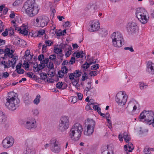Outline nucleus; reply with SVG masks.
Instances as JSON below:
<instances>
[{"label": "nucleus", "instance_id": "09e8293b", "mask_svg": "<svg viewBox=\"0 0 154 154\" xmlns=\"http://www.w3.org/2000/svg\"><path fill=\"white\" fill-rule=\"evenodd\" d=\"M84 56V55L81 54V53H80V52H79L77 53L75 55V57L77 58L79 57L82 58Z\"/></svg>", "mask_w": 154, "mask_h": 154}, {"label": "nucleus", "instance_id": "5fc2aeb1", "mask_svg": "<svg viewBox=\"0 0 154 154\" xmlns=\"http://www.w3.org/2000/svg\"><path fill=\"white\" fill-rule=\"evenodd\" d=\"M63 84L62 82H59L56 85V87L57 88L60 89L62 86Z\"/></svg>", "mask_w": 154, "mask_h": 154}, {"label": "nucleus", "instance_id": "052dcab7", "mask_svg": "<svg viewBox=\"0 0 154 154\" xmlns=\"http://www.w3.org/2000/svg\"><path fill=\"white\" fill-rule=\"evenodd\" d=\"M75 59L74 57H72L71 58V59L69 62V63L71 64H72L75 63Z\"/></svg>", "mask_w": 154, "mask_h": 154}, {"label": "nucleus", "instance_id": "8fccbe9b", "mask_svg": "<svg viewBox=\"0 0 154 154\" xmlns=\"http://www.w3.org/2000/svg\"><path fill=\"white\" fill-rule=\"evenodd\" d=\"M144 152L145 154H150V149L149 148H145L144 149Z\"/></svg>", "mask_w": 154, "mask_h": 154}, {"label": "nucleus", "instance_id": "473e14b6", "mask_svg": "<svg viewBox=\"0 0 154 154\" xmlns=\"http://www.w3.org/2000/svg\"><path fill=\"white\" fill-rule=\"evenodd\" d=\"M147 85L143 82H140V87L141 89H143L146 88Z\"/></svg>", "mask_w": 154, "mask_h": 154}, {"label": "nucleus", "instance_id": "9b49d317", "mask_svg": "<svg viewBox=\"0 0 154 154\" xmlns=\"http://www.w3.org/2000/svg\"><path fill=\"white\" fill-rule=\"evenodd\" d=\"M35 21L38 27H43L47 25L49 21V19L47 17L41 16L37 18Z\"/></svg>", "mask_w": 154, "mask_h": 154}, {"label": "nucleus", "instance_id": "bb28decb", "mask_svg": "<svg viewBox=\"0 0 154 154\" xmlns=\"http://www.w3.org/2000/svg\"><path fill=\"white\" fill-rule=\"evenodd\" d=\"M40 98L41 96L39 94H38L33 101L34 103L36 105L38 104L40 101Z\"/></svg>", "mask_w": 154, "mask_h": 154}, {"label": "nucleus", "instance_id": "de8ad7c7", "mask_svg": "<svg viewBox=\"0 0 154 154\" xmlns=\"http://www.w3.org/2000/svg\"><path fill=\"white\" fill-rule=\"evenodd\" d=\"M88 79V76L87 74L85 72H84L82 75V80L83 81H84L85 79Z\"/></svg>", "mask_w": 154, "mask_h": 154}, {"label": "nucleus", "instance_id": "f704fd0d", "mask_svg": "<svg viewBox=\"0 0 154 154\" xmlns=\"http://www.w3.org/2000/svg\"><path fill=\"white\" fill-rule=\"evenodd\" d=\"M45 30L44 29H41L39 30L38 32L37 36H38L40 37L43 34L45 33Z\"/></svg>", "mask_w": 154, "mask_h": 154}, {"label": "nucleus", "instance_id": "37998d69", "mask_svg": "<svg viewBox=\"0 0 154 154\" xmlns=\"http://www.w3.org/2000/svg\"><path fill=\"white\" fill-rule=\"evenodd\" d=\"M49 58L51 60L55 61L56 58V56L55 54H52L49 56Z\"/></svg>", "mask_w": 154, "mask_h": 154}, {"label": "nucleus", "instance_id": "0eeeda50", "mask_svg": "<svg viewBox=\"0 0 154 154\" xmlns=\"http://www.w3.org/2000/svg\"><path fill=\"white\" fill-rule=\"evenodd\" d=\"M122 94L118 93L116 95V101L119 105H123L126 103L128 98V96L125 94L124 91H121Z\"/></svg>", "mask_w": 154, "mask_h": 154}, {"label": "nucleus", "instance_id": "e433bc0d", "mask_svg": "<svg viewBox=\"0 0 154 154\" xmlns=\"http://www.w3.org/2000/svg\"><path fill=\"white\" fill-rule=\"evenodd\" d=\"M20 30L18 31H20V32L22 34H24L25 35H27L28 34V31L26 29H24L22 30H21L20 28Z\"/></svg>", "mask_w": 154, "mask_h": 154}, {"label": "nucleus", "instance_id": "e2e57ef3", "mask_svg": "<svg viewBox=\"0 0 154 154\" xmlns=\"http://www.w3.org/2000/svg\"><path fill=\"white\" fill-rule=\"evenodd\" d=\"M13 57L12 60L11 61V63L16 64L17 58V57L16 56H14V57Z\"/></svg>", "mask_w": 154, "mask_h": 154}, {"label": "nucleus", "instance_id": "c9c22d12", "mask_svg": "<svg viewBox=\"0 0 154 154\" xmlns=\"http://www.w3.org/2000/svg\"><path fill=\"white\" fill-rule=\"evenodd\" d=\"M40 76L41 79L44 80H45L47 77V74L45 73H42L40 74Z\"/></svg>", "mask_w": 154, "mask_h": 154}, {"label": "nucleus", "instance_id": "c03bdc74", "mask_svg": "<svg viewBox=\"0 0 154 154\" xmlns=\"http://www.w3.org/2000/svg\"><path fill=\"white\" fill-rule=\"evenodd\" d=\"M60 71L63 72L64 74H66L68 72V69L66 66H64L62 68V70Z\"/></svg>", "mask_w": 154, "mask_h": 154}, {"label": "nucleus", "instance_id": "79ce46f5", "mask_svg": "<svg viewBox=\"0 0 154 154\" xmlns=\"http://www.w3.org/2000/svg\"><path fill=\"white\" fill-rule=\"evenodd\" d=\"M45 45L48 46H49L53 44V42H52L50 40H47L45 41Z\"/></svg>", "mask_w": 154, "mask_h": 154}, {"label": "nucleus", "instance_id": "4d7b16f0", "mask_svg": "<svg viewBox=\"0 0 154 154\" xmlns=\"http://www.w3.org/2000/svg\"><path fill=\"white\" fill-rule=\"evenodd\" d=\"M69 78L71 81L75 78V75L74 73L70 74L69 76Z\"/></svg>", "mask_w": 154, "mask_h": 154}, {"label": "nucleus", "instance_id": "6e6552de", "mask_svg": "<svg viewBox=\"0 0 154 154\" xmlns=\"http://www.w3.org/2000/svg\"><path fill=\"white\" fill-rule=\"evenodd\" d=\"M34 142L32 139H27L26 141L25 145L27 146L25 150L23 152L24 154H35V151L32 146H30Z\"/></svg>", "mask_w": 154, "mask_h": 154}, {"label": "nucleus", "instance_id": "a18cd8bd", "mask_svg": "<svg viewBox=\"0 0 154 154\" xmlns=\"http://www.w3.org/2000/svg\"><path fill=\"white\" fill-rule=\"evenodd\" d=\"M99 65L98 64H95L91 67V69L92 70H96L99 68Z\"/></svg>", "mask_w": 154, "mask_h": 154}, {"label": "nucleus", "instance_id": "ea45409f", "mask_svg": "<svg viewBox=\"0 0 154 154\" xmlns=\"http://www.w3.org/2000/svg\"><path fill=\"white\" fill-rule=\"evenodd\" d=\"M14 29H15V28H14H14L10 27L9 29V35L10 36H12L14 34Z\"/></svg>", "mask_w": 154, "mask_h": 154}, {"label": "nucleus", "instance_id": "c756f323", "mask_svg": "<svg viewBox=\"0 0 154 154\" xmlns=\"http://www.w3.org/2000/svg\"><path fill=\"white\" fill-rule=\"evenodd\" d=\"M77 78H75L74 79L71 80L72 84L74 86L77 87L79 86V85H78V82L77 81Z\"/></svg>", "mask_w": 154, "mask_h": 154}, {"label": "nucleus", "instance_id": "b1692460", "mask_svg": "<svg viewBox=\"0 0 154 154\" xmlns=\"http://www.w3.org/2000/svg\"><path fill=\"white\" fill-rule=\"evenodd\" d=\"M6 120V116L5 113L0 110V123L5 122Z\"/></svg>", "mask_w": 154, "mask_h": 154}, {"label": "nucleus", "instance_id": "a19ab883", "mask_svg": "<svg viewBox=\"0 0 154 154\" xmlns=\"http://www.w3.org/2000/svg\"><path fill=\"white\" fill-rule=\"evenodd\" d=\"M32 114L34 116H37L39 113L38 110L36 109H33L32 110Z\"/></svg>", "mask_w": 154, "mask_h": 154}, {"label": "nucleus", "instance_id": "f8f14e48", "mask_svg": "<svg viewBox=\"0 0 154 154\" xmlns=\"http://www.w3.org/2000/svg\"><path fill=\"white\" fill-rule=\"evenodd\" d=\"M127 30L130 34L135 33L138 30V27L136 23L134 22L129 23L127 25Z\"/></svg>", "mask_w": 154, "mask_h": 154}, {"label": "nucleus", "instance_id": "bf43d9fd", "mask_svg": "<svg viewBox=\"0 0 154 154\" xmlns=\"http://www.w3.org/2000/svg\"><path fill=\"white\" fill-rule=\"evenodd\" d=\"M93 108L95 109V110H97V111L99 112L100 111V108H99L98 106L97 105H94L93 106Z\"/></svg>", "mask_w": 154, "mask_h": 154}, {"label": "nucleus", "instance_id": "1a4fd4ad", "mask_svg": "<svg viewBox=\"0 0 154 154\" xmlns=\"http://www.w3.org/2000/svg\"><path fill=\"white\" fill-rule=\"evenodd\" d=\"M51 150L55 153H58L60 151L61 148L59 144V142L55 138H53L50 141Z\"/></svg>", "mask_w": 154, "mask_h": 154}, {"label": "nucleus", "instance_id": "680f3d73", "mask_svg": "<svg viewBox=\"0 0 154 154\" xmlns=\"http://www.w3.org/2000/svg\"><path fill=\"white\" fill-rule=\"evenodd\" d=\"M77 99L76 97H72L71 102L74 103L77 101Z\"/></svg>", "mask_w": 154, "mask_h": 154}, {"label": "nucleus", "instance_id": "338daca9", "mask_svg": "<svg viewBox=\"0 0 154 154\" xmlns=\"http://www.w3.org/2000/svg\"><path fill=\"white\" fill-rule=\"evenodd\" d=\"M54 65L53 63L51 62H50L49 64L48 65V67L50 69H52L54 68Z\"/></svg>", "mask_w": 154, "mask_h": 154}, {"label": "nucleus", "instance_id": "aec40b11", "mask_svg": "<svg viewBox=\"0 0 154 154\" xmlns=\"http://www.w3.org/2000/svg\"><path fill=\"white\" fill-rule=\"evenodd\" d=\"M94 128L89 126H85L84 134L87 136H90L93 133Z\"/></svg>", "mask_w": 154, "mask_h": 154}, {"label": "nucleus", "instance_id": "ddd939ff", "mask_svg": "<svg viewBox=\"0 0 154 154\" xmlns=\"http://www.w3.org/2000/svg\"><path fill=\"white\" fill-rule=\"evenodd\" d=\"M36 121L34 119L32 118L27 120L25 125V127L28 129L35 128L36 127Z\"/></svg>", "mask_w": 154, "mask_h": 154}, {"label": "nucleus", "instance_id": "a211bd4d", "mask_svg": "<svg viewBox=\"0 0 154 154\" xmlns=\"http://www.w3.org/2000/svg\"><path fill=\"white\" fill-rule=\"evenodd\" d=\"M97 9V5L92 3H90L87 5L85 8V11H90L92 13H94Z\"/></svg>", "mask_w": 154, "mask_h": 154}, {"label": "nucleus", "instance_id": "603ef678", "mask_svg": "<svg viewBox=\"0 0 154 154\" xmlns=\"http://www.w3.org/2000/svg\"><path fill=\"white\" fill-rule=\"evenodd\" d=\"M47 46H47L45 44L44 45H43L42 48V53L46 52Z\"/></svg>", "mask_w": 154, "mask_h": 154}, {"label": "nucleus", "instance_id": "4c0bfd02", "mask_svg": "<svg viewBox=\"0 0 154 154\" xmlns=\"http://www.w3.org/2000/svg\"><path fill=\"white\" fill-rule=\"evenodd\" d=\"M11 23H13V26L14 27L15 30L19 31L20 30V29L17 27V26L16 25L15 21L14 20H13L11 21Z\"/></svg>", "mask_w": 154, "mask_h": 154}, {"label": "nucleus", "instance_id": "4468645a", "mask_svg": "<svg viewBox=\"0 0 154 154\" xmlns=\"http://www.w3.org/2000/svg\"><path fill=\"white\" fill-rule=\"evenodd\" d=\"M100 27V24L98 21L92 22L89 26L88 30L91 32H95L99 29Z\"/></svg>", "mask_w": 154, "mask_h": 154}, {"label": "nucleus", "instance_id": "6e6d98bb", "mask_svg": "<svg viewBox=\"0 0 154 154\" xmlns=\"http://www.w3.org/2000/svg\"><path fill=\"white\" fill-rule=\"evenodd\" d=\"M8 34V30L7 29H5V31L2 33V35L5 37L7 36Z\"/></svg>", "mask_w": 154, "mask_h": 154}, {"label": "nucleus", "instance_id": "864d4df0", "mask_svg": "<svg viewBox=\"0 0 154 154\" xmlns=\"http://www.w3.org/2000/svg\"><path fill=\"white\" fill-rule=\"evenodd\" d=\"M11 63V61L9 60L7 62H6L7 65H5L4 66L5 68H8L10 67V63Z\"/></svg>", "mask_w": 154, "mask_h": 154}, {"label": "nucleus", "instance_id": "7ed1b4c3", "mask_svg": "<svg viewBox=\"0 0 154 154\" xmlns=\"http://www.w3.org/2000/svg\"><path fill=\"white\" fill-rule=\"evenodd\" d=\"M83 128L82 125L76 123L72 127L69 131V136L73 140L75 141L78 140L80 138Z\"/></svg>", "mask_w": 154, "mask_h": 154}, {"label": "nucleus", "instance_id": "7c9ffc66", "mask_svg": "<svg viewBox=\"0 0 154 154\" xmlns=\"http://www.w3.org/2000/svg\"><path fill=\"white\" fill-rule=\"evenodd\" d=\"M92 64V63L89 62V63H88L87 62H86L82 66V68H83L84 69H87L89 67L90 65H91Z\"/></svg>", "mask_w": 154, "mask_h": 154}, {"label": "nucleus", "instance_id": "6ab92c4d", "mask_svg": "<svg viewBox=\"0 0 154 154\" xmlns=\"http://www.w3.org/2000/svg\"><path fill=\"white\" fill-rule=\"evenodd\" d=\"M146 70L151 74H154V63L151 62H148L147 64Z\"/></svg>", "mask_w": 154, "mask_h": 154}, {"label": "nucleus", "instance_id": "2eb2a0df", "mask_svg": "<svg viewBox=\"0 0 154 154\" xmlns=\"http://www.w3.org/2000/svg\"><path fill=\"white\" fill-rule=\"evenodd\" d=\"M102 154H114L113 148L109 145L101 148Z\"/></svg>", "mask_w": 154, "mask_h": 154}, {"label": "nucleus", "instance_id": "774afa93", "mask_svg": "<svg viewBox=\"0 0 154 154\" xmlns=\"http://www.w3.org/2000/svg\"><path fill=\"white\" fill-rule=\"evenodd\" d=\"M24 71L23 69H20L17 71V72L18 74H23L24 72Z\"/></svg>", "mask_w": 154, "mask_h": 154}, {"label": "nucleus", "instance_id": "f257e3e1", "mask_svg": "<svg viewBox=\"0 0 154 154\" xmlns=\"http://www.w3.org/2000/svg\"><path fill=\"white\" fill-rule=\"evenodd\" d=\"M22 10L25 11L29 17H33L39 11L37 5L34 0H28L25 2Z\"/></svg>", "mask_w": 154, "mask_h": 154}, {"label": "nucleus", "instance_id": "412c9836", "mask_svg": "<svg viewBox=\"0 0 154 154\" xmlns=\"http://www.w3.org/2000/svg\"><path fill=\"white\" fill-rule=\"evenodd\" d=\"M96 122L93 119L88 118L85 122V125L95 128Z\"/></svg>", "mask_w": 154, "mask_h": 154}, {"label": "nucleus", "instance_id": "69168bd1", "mask_svg": "<svg viewBox=\"0 0 154 154\" xmlns=\"http://www.w3.org/2000/svg\"><path fill=\"white\" fill-rule=\"evenodd\" d=\"M124 49L125 50H128L131 52H133L134 51V50L133 49L132 47H126L124 48Z\"/></svg>", "mask_w": 154, "mask_h": 154}, {"label": "nucleus", "instance_id": "f03ea898", "mask_svg": "<svg viewBox=\"0 0 154 154\" xmlns=\"http://www.w3.org/2000/svg\"><path fill=\"white\" fill-rule=\"evenodd\" d=\"M5 106L9 110L13 111L15 110L18 106L20 100L16 98L14 93H8V96L6 99Z\"/></svg>", "mask_w": 154, "mask_h": 154}, {"label": "nucleus", "instance_id": "5701e85b", "mask_svg": "<svg viewBox=\"0 0 154 154\" xmlns=\"http://www.w3.org/2000/svg\"><path fill=\"white\" fill-rule=\"evenodd\" d=\"M54 52L57 54H60V55H59L57 57L59 59H60L61 61L63 60L62 57L63 55L62 54V49L61 48H55L54 49Z\"/></svg>", "mask_w": 154, "mask_h": 154}, {"label": "nucleus", "instance_id": "13d9d810", "mask_svg": "<svg viewBox=\"0 0 154 154\" xmlns=\"http://www.w3.org/2000/svg\"><path fill=\"white\" fill-rule=\"evenodd\" d=\"M77 95L78 97L79 100H82L83 98V95L82 94L80 93H77Z\"/></svg>", "mask_w": 154, "mask_h": 154}, {"label": "nucleus", "instance_id": "0e129e2a", "mask_svg": "<svg viewBox=\"0 0 154 154\" xmlns=\"http://www.w3.org/2000/svg\"><path fill=\"white\" fill-rule=\"evenodd\" d=\"M44 58V56L43 54H40L38 56V60L40 61H41Z\"/></svg>", "mask_w": 154, "mask_h": 154}, {"label": "nucleus", "instance_id": "3c124183", "mask_svg": "<svg viewBox=\"0 0 154 154\" xmlns=\"http://www.w3.org/2000/svg\"><path fill=\"white\" fill-rule=\"evenodd\" d=\"M64 73L63 72L61 71H59L58 72V75H59L60 78H62L64 75Z\"/></svg>", "mask_w": 154, "mask_h": 154}, {"label": "nucleus", "instance_id": "9d476101", "mask_svg": "<svg viewBox=\"0 0 154 154\" xmlns=\"http://www.w3.org/2000/svg\"><path fill=\"white\" fill-rule=\"evenodd\" d=\"M14 142V137L11 136H8L2 140V146L4 148H9L13 146Z\"/></svg>", "mask_w": 154, "mask_h": 154}, {"label": "nucleus", "instance_id": "393cba45", "mask_svg": "<svg viewBox=\"0 0 154 154\" xmlns=\"http://www.w3.org/2000/svg\"><path fill=\"white\" fill-rule=\"evenodd\" d=\"M105 117L106 118L107 121L108 123L109 124L108 125V127L109 128H112V124L111 121L110 120V116L109 113H106L105 115Z\"/></svg>", "mask_w": 154, "mask_h": 154}, {"label": "nucleus", "instance_id": "4be33fe9", "mask_svg": "<svg viewBox=\"0 0 154 154\" xmlns=\"http://www.w3.org/2000/svg\"><path fill=\"white\" fill-rule=\"evenodd\" d=\"M113 45L114 46L117 47H121L124 44V39H122L116 41L112 42Z\"/></svg>", "mask_w": 154, "mask_h": 154}, {"label": "nucleus", "instance_id": "39448f33", "mask_svg": "<svg viewBox=\"0 0 154 154\" xmlns=\"http://www.w3.org/2000/svg\"><path fill=\"white\" fill-rule=\"evenodd\" d=\"M135 14L138 19L142 23H146L148 20L147 18L148 13L143 8H138L137 9Z\"/></svg>", "mask_w": 154, "mask_h": 154}, {"label": "nucleus", "instance_id": "49530a36", "mask_svg": "<svg viewBox=\"0 0 154 154\" xmlns=\"http://www.w3.org/2000/svg\"><path fill=\"white\" fill-rule=\"evenodd\" d=\"M9 76V73L7 72H5L2 73V77L6 78Z\"/></svg>", "mask_w": 154, "mask_h": 154}, {"label": "nucleus", "instance_id": "c85d7f7f", "mask_svg": "<svg viewBox=\"0 0 154 154\" xmlns=\"http://www.w3.org/2000/svg\"><path fill=\"white\" fill-rule=\"evenodd\" d=\"M45 65L44 64H39V65L38 64V68L36 69V71L38 72L40 70L43 69L45 67Z\"/></svg>", "mask_w": 154, "mask_h": 154}, {"label": "nucleus", "instance_id": "20e7f679", "mask_svg": "<svg viewBox=\"0 0 154 154\" xmlns=\"http://www.w3.org/2000/svg\"><path fill=\"white\" fill-rule=\"evenodd\" d=\"M140 121H143L150 125L152 124L154 127V113L150 111H143L140 114L139 117Z\"/></svg>", "mask_w": 154, "mask_h": 154}, {"label": "nucleus", "instance_id": "58836bf2", "mask_svg": "<svg viewBox=\"0 0 154 154\" xmlns=\"http://www.w3.org/2000/svg\"><path fill=\"white\" fill-rule=\"evenodd\" d=\"M92 80L91 79H89V80H88V82L87 83V85L86 86V87H87L88 88L92 89L93 88L91 87V83L92 82Z\"/></svg>", "mask_w": 154, "mask_h": 154}, {"label": "nucleus", "instance_id": "423d86ee", "mask_svg": "<svg viewBox=\"0 0 154 154\" xmlns=\"http://www.w3.org/2000/svg\"><path fill=\"white\" fill-rule=\"evenodd\" d=\"M69 118L67 116H62L59 121L58 130L60 132L65 131L69 128Z\"/></svg>", "mask_w": 154, "mask_h": 154}, {"label": "nucleus", "instance_id": "cd10ccee", "mask_svg": "<svg viewBox=\"0 0 154 154\" xmlns=\"http://www.w3.org/2000/svg\"><path fill=\"white\" fill-rule=\"evenodd\" d=\"M82 72L80 71L79 70H76L74 73L75 75V78H78V80H79V77L82 74Z\"/></svg>", "mask_w": 154, "mask_h": 154}, {"label": "nucleus", "instance_id": "dca6fc26", "mask_svg": "<svg viewBox=\"0 0 154 154\" xmlns=\"http://www.w3.org/2000/svg\"><path fill=\"white\" fill-rule=\"evenodd\" d=\"M119 140L122 142L123 140V138L124 140L127 143L129 142L131 140V138L130 136L127 132H124L123 134V136L122 134H119L118 136Z\"/></svg>", "mask_w": 154, "mask_h": 154}, {"label": "nucleus", "instance_id": "72a5a7b5", "mask_svg": "<svg viewBox=\"0 0 154 154\" xmlns=\"http://www.w3.org/2000/svg\"><path fill=\"white\" fill-rule=\"evenodd\" d=\"M10 51V50L9 48H6L5 50V53L7 52V54L8 55V56L9 57H11V56L12 55Z\"/></svg>", "mask_w": 154, "mask_h": 154}, {"label": "nucleus", "instance_id": "a878e982", "mask_svg": "<svg viewBox=\"0 0 154 154\" xmlns=\"http://www.w3.org/2000/svg\"><path fill=\"white\" fill-rule=\"evenodd\" d=\"M124 150L125 151H128L129 152H131L134 149V147L131 146H127V145L124 146Z\"/></svg>", "mask_w": 154, "mask_h": 154}, {"label": "nucleus", "instance_id": "2f4dec72", "mask_svg": "<svg viewBox=\"0 0 154 154\" xmlns=\"http://www.w3.org/2000/svg\"><path fill=\"white\" fill-rule=\"evenodd\" d=\"M23 2V0H16L13 3V5L14 6L19 5L21 4Z\"/></svg>", "mask_w": 154, "mask_h": 154}, {"label": "nucleus", "instance_id": "f3484780", "mask_svg": "<svg viewBox=\"0 0 154 154\" xmlns=\"http://www.w3.org/2000/svg\"><path fill=\"white\" fill-rule=\"evenodd\" d=\"M111 37L112 40V42L116 41L123 38L122 34L118 32H114L111 35Z\"/></svg>", "mask_w": 154, "mask_h": 154}]
</instances>
